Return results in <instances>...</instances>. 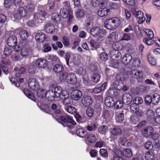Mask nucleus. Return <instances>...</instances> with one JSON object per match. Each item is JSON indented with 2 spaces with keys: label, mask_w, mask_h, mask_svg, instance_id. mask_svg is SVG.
I'll use <instances>...</instances> for the list:
<instances>
[{
  "label": "nucleus",
  "mask_w": 160,
  "mask_h": 160,
  "mask_svg": "<svg viewBox=\"0 0 160 160\" xmlns=\"http://www.w3.org/2000/svg\"><path fill=\"white\" fill-rule=\"evenodd\" d=\"M51 109L52 110H50L47 106L45 109V112L52 115L53 118L63 126H67L71 129L73 128V125H76V123L72 117L63 113L60 108L58 107L55 103L52 104Z\"/></svg>",
  "instance_id": "1"
},
{
  "label": "nucleus",
  "mask_w": 160,
  "mask_h": 160,
  "mask_svg": "<svg viewBox=\"0 0 160 160\" xmlns=\"http://www.w3.org/2000/svg\"><path fill=\"white\" fill-rule=\"evenodd\" d=\"M120 23V19L118 17H114L106 20L104 22V25L108 29L112 30L118 27Z\"/></svg>",
  "instance_id": "2"
},
{
  "label": "nucleus",
  "mask_w": 160,
  "mask_h": 160,
  "mask_svg": "<svg viewBox=\"0 0 160 160\" xmlns=\"http://www.w3.org/2000/svg\"><path fill=\"white\" fill-rule=\"evenodd\" d=\"M90 33L93 36H98V41L100 42L104 39V36L106 32L105 30L99 27H95L91 29Z\"/></svg>",
  "instance_id": "3"
},
{
  "label": "nucleus",
  "mask_w": 160,
  "mask_h": 160,
  "mask_svg": "<svg viewBox=\"0 0 160 160\" xmlns=\"http://www.w3.org/2000/svg\"><path fill=\"white\" fill-rule=\"evenodd\" d=\"M22 46L21 52V55L23 57L29 56L32 52V50L29 45L25 41L22 43Z\"/></svg>",
  "instance_id": "4"
},
{
  "label": "nucleus",
  "mask_w": 160,
  "mask_h": 160,
  "mask_svg": "<svg viewBox=\"0 0 160 160\" xmlns=\"http://www.w3.org/2000/svg\"><path fill=\"white\" fill-rule=\"evenodd\" d=\"M60 13L62 15V18H68V22L72 20L73 18L72 12L70 10L62 8L60 10Z\"/></svg>",
  "instance_id": "5"
},
{
  "label": "nucleus",
  "mask_w": 160,
  "mask_h": 160,
  "mask_svg": "<svg viewBox=\"0 0 160 160\" xmlns=\"http://www.w3.org/2000/svg\"><path fill=\"white\" fill-rule=\"evenodd\" d=\"M24 8L23 7H20L13 12V16L16 19L19 20L23 17L26 16L24 12Z\"/></svg>",
  "instance_id": "6"
},
{
  "label": "nucleus",
  "mask_w": 160,
  "mask_h": 160,
  "mask_svg": "<svg viewBox=\"0 0 160 160\" xmlns=\"http://www.w3.org/2000/svg\"><path fill=\"white\" fill-rule=\"evenodd\" d=\"M47 13L44 10H40L39 12L33 13V19L35 21L44 20L46 18Z\"/></svg>",
  "instance_id": "7"
},
{
  "label": "nucleus",
  "mask_w": 160,
  "mask_h": 160,
  "mask_svg": "<svg viewBox=\"0 0 160 160\" xmlns=\"http://www.w3.org/2000/svg\"><path fill=\"white\" fill-rule=\"evenodd\" d=\"M131 77L133 78L137 79L139 82L141 81V78L143 76L142 72L140 70L137 69H133L130 72Z\"/></svg>",
  "instance_id": "8"
},
{
  "label": "nucleus",
  "mask_w": 160,
  "mask_h": 160,
  "mask_svg": "<svg viewBox=\"0 0 160 160\" xmlns=\"http://www.w3.org/2000/svg\"><path fill=\"white\" fill-rule=\"evenodd\" d=\"M28 86L31 89L35 91L40 89L39 84L36 79L30 78L28 80Z\"/></svg>",
  "instance_id": "9"
},
{
  "label": "nucleus",
  "mask_w": 160,
  "mask_h": 160,
  "mask_svg": "<svg viewBox=\"0 0 160 160\" xmlns=\"http://www.w3.org/2000/svg\"><path fill=\"white\" fill-rule=\"evenodd\" d=\"M66 111L71 114L75 115L77 122L79 123L80 115L77 113L76 109L74 107L70 105H68L66 108Z\"/></svg>",
  "instance_id": "10"
},
{
  "label": "nucleus",
  "mask_w": 160,
  "mask_h": 160,
  "mask_svg": "<svg viewBox=\"0 0 160 160\" xmlns=\"http://www.w3.org/2000/svg\"><path fill=\"white\" fill-rule=\"evenodd\" d=\"M66 80L68 83L71 84H75L77 81L76 77L73 73L68 74L66 77Z\"/></svg>",
  "instance_id": "11"
},
{
  "label": "nucleus",
  "mask_w": 160,
  "mask_h": 160,
  "mask_svg": "<svg viewBox=\"0 0 160 160\" xmlns=\"http://www.w3.org/2000/svg\"><path fill=\"white\" fill-rule=\"evenodd\" d=\"M154 129L151 127H145L142 132L143 135L146 138H148L152 135V138H154L153 137Z\"/></svg>",
  "instance_id": "12"
},
{
  "label": "nucleus",
  "mask_w": 160,
  "mask_h": 160,
  "mask_svg": "<svg viewBox=\"0 0 160 160\" xmlns=\"http://www.w3.org/2000/svg\"><path fill=\"white\" fill-rule=\"evenodd\" d=\"M24 12L26 16L31 14L35 10L34 5L32 3H28L24 6Z\"/></svg>",
  "instance_id": "13"
},
{
  "label": "nucleus",
  "mask_w": 160,
  "mask_h": 160,
  "mask_svg": "<svg viewBox=\"0 0 160 160\" xmlns=\"http://www.w3.org/2000/svg\"><path fill=\"white\" fill-rule=\"evenodd\" d=\"M133 13L134 16L139 19L138 20L139 24L142 23L145 20L146 18L144 17V13L141 11H135Z\"/></svg>",
  "instance_id": "14"
},
{
  "label": "nucleus",
  "mask_w": 160,
  "mask_h": 160,
  "mask_svg": "<svg viewBox=\"0 0 160 160\" xmlns=\"http://www.w3.org/2000/svg\"><path fill=\"white\" fill-rule=\"evenodd\" d=\"M64 96L61 99L63 100V104L65 105H68L72 102V100L71 98L69 97V92L68 91H64Z\"/></svg>",
  "instance_id": "15"
},
{
  "label": "nucleus",
  "mask_w": 160,
  "mask_h": 160,
  "mask_svg": "<svg viewBox=\"0 0 160 160\" xmlns=\"http://www.w3.org/2000/svg\"><path fill=\"white\" fill-rule=\"evenodd\" d=\"M112 85L114 88H117L119 90L125 91L128 89V87L122 82H118L116 81L113 82Z\"/></svg>",
  "instance_id": "16"
},
{
  "label": "nucleus",
  "mask_w": 160,
  "mask_h": 160,
  "mask_svg": "<svg viewBox=\"0 0 160 160\" xmlns=\"http://www.w3.org/2000/svg\"><path fill=\"white\" fill-rule=\"evenodd\" d=\"M17 39L15 36H11L7 39V42L8 45L11 47L14 46L17 43Z\"/></svg>",
  "instance_id": "17"
},
{
  "label": "nucleus",
  "mask_w": 160,
  "mask_h": 160,
  "mask_svg": "<svg viewBox=\"0 0 160 160\" xmlns=\"http://www.w3.org/2000/svg\"><path fill=\"white\" fill-rule=\"evenodd\" d=\"M46 38V34L41 31L37 32L35 37L36 40L40 42H44Z\"/></svg>",
  "instance_id": "18"
},
{
  "label": "nucleus",
  "mask_w": 160,
  "mask_h": 160,
  "mask_svg": "<svg viewBox=\"0 0 160 160\" xmlns=\"http://www.w3.org/2000/svg\"><path fill=\"white\" fill-rule=\"evenodd\" d=\"M110 56L113 60L117 61L121 59L122 55L118 51L112 50L110 52Z\"/></svg>",
  "instance_id": "19"
},
{
  "label": "nucleus",
  "mask_w": 160,
  "mask_h": 160,
  "mask_svg": "<svg viewBox=\"0 0 160 160\" xmlns=\"http://www.w3.org/2000/svg\"><path fill=\"white\" fill-rule=\"evenodd\" d=\"M54 92L56 95V98H62L63 96L64 91H67L66 90H63L62 88L60 86L56 87L54 89Z\"/></svg>",
  "instance_id": "20"
},
{
  "label": "nucleus",
  "mask_w": 160,
  "mask_h": 160,
  "mask_svg": "<svg viewBox=\"0 0 160 160\" xmlns=\"http://www.w3.org/2000/svg\"><path fill=\"white\" fill-rule=\"evenodd\" d=\"M118 34L116 32H112L110 34L106 39L107 42H114L116 41L118 38Z\"/></svg>",
  "instance_id": "21"
},
{
  "label": "nucleus",
  "mask_w": 160,
  "mask_h": 160,
  "mask_svg": "<svg viewBox=\"0 0 160 160\" xmlns=\"http://www.w3.org/2000/svg\"><path fill=\"white\" fill-rule=\"evenodd\" d=\"M44 29L47 33L49 34L53 33L55 31V27L50 23H47L44 26Z\"/></svg>",
  "instance_id": "22"
},
{
  "label": "nucleus",
  "mask_w": 160,
  "mask_h": 160,
  "mask_svg": "<svg viewBox=\"0 0 160 160\" xmlns=\"http://www.w3.org/2000/svg\"><path fill=\"white\" fill-rule=\"evenodd\" d=\"M132 100V96L129 93H126L123 94L122 96V100L125 104L128 105L130 104Z\"/></svg>",
  "instance_id": "23"
},
{
  "label": "nucleus",
  "mask_w": 160,
  "mask_h": 160,
  "mask_svg": "<svg viewBox=\"0 0 160 160\" xmlns=\"http://www.w3.org/2000/svg\"><path fill=\"white\" fill-rule=\"evenodd\" d=\"M93 101L91 97L88 96L84 97L82 99V102L83 106L87 107L91 105Z\"/></svg>",
  "instance_id": "24"
},
{
  "label": "nucleus",
  "mask_w": 160,
  "mask_h": 160,
  "mask_svg": "<svg viewBox=\"0 0 160 160\" xmlns=\"http://www.w3.org/2000/svg\"><path fill=\"white\" fill-rule=\"evenodd\" d=\"M110 132L112 135L117 136L120 135L122 132V130L118 126H114L110 129Z\"/></svg>",
  "instance_id": "25"
},
{
  "label": "nucleus",
  "mask_w": 160,
  "mask_h": 160,
  "mask_svg": "<svg viewBox=\"0 0 160 160\" xmlns=\"http://www.w3.org/2000/svg\"><path fill=\"white\" fill-rule=\"evenodd\" d=\"M56 97V95L53 90H50L47 92L46 98L48 101H52Z\"/></svg>",
  "instance_id": "26"
},
{
  "label": "nucleus",
  "mask_w": 160,
  "mask_h": 160,
  "mask_svg": "<svg viewBox=\"0 0 160 160\" xmlns=\"http://www.w3.org/2000/svg\"><path fill=\"white\" fill-rule=\"evenodd\" d=\"M36 65L39 68H44L47 65V61L44 59L39 58L36 61Z\"/></svg>",
  "instance_id": "27"
},
{
  "label": "nucleus",
  "mask_w": 160,
  "mask_h": 160,
  "mask_svg": "<svg viewBox=\"0 0 160 160\" xmlns=\"http://www.w3.org/2000/svg\"><path fill=\"white\" fill-rule=\"evenodd\" d=\"M104 103L107 107H111L114 105V101L112 98L110 97H108L105 99Z\"/></svg>",
  "instance_id": "28"
},
{
  "label": "nucleus",
  "mask_w": 160,
  "mask_h": 160,
  "mask_svg": "<svg viewBox=\"0 0 160 160\" xmlns=\"http://www.w3.org/2000/svg\"><path fill=\"white\" fill-rule=\"evenodd\" d=\"M109 12V10L106 8H101L98 10V14L101 17H103L108 15Z\"/></svg>",
  "instance_id": "29"
},
{
  "label": "nucleus",
  "mask_w": 160,
  "mask_h": 160,
  "mask_svg": "<svg viewBox=\"0 0 160 160\" xmlns=\"http://www.w3.org/2000/svg\"><path fill=\"white\" fill-rule=\"evenodd\" d=\"M51 19L54 22L56 23H59L61 20V16L58 13H52L51 14Z\"/></svg>",
  "instance_id": "30"
},
{
  "label": "nucleus",
  "mask_w": 160,
  "mask_h": 160,
  "mask_svg": "<svg viewBox=\"0 0 160 160\" xmlns=\"http://www.w3.org/2000/svg\"><path fill=\"white\" fill-rule=\"evenodd\" d=\"M102 42H99L98 41V38L97 39V42L94 40L90 39L89 41V43L90 46L94 48H99Z\"/></svg>",
  "instance_id": "31"
},
{
  "label": "nucleus",
  "mask_w": 160,
  "mask_h": 160,
  "mask_svg": "<svg viewBox=\"0 0 160 160\" xmlns=\"http://www.w3.org/2000/svg\"><path fill=\"white\" fill-rule=\"evenodd\" d=\"M100 78V75L98 72H94L91 75L90 78L91 81L94 83L98 82Z\"/></svg>",
  "instance_id": "32"
},
{
  "label": "nucleus",
  "mask_w": 160,
  "mask_h": 160,
  "mask_svg": "<svg viewBox=\"0 0 160 160\" xmlns=\"http://www.w3.org/2000/svg\"><path fill=\"white\" fill-rule=\"evenodd\" d=\"M23 92L28 98L31 99L33 101H34L35 99V98L32 93L31 91L28 90V89L24 88L23 90Z\"/></svg>",
  "instance_id": "33"
},
{
  "label": "nucleus",
  "mask_w": 160,
  "mask_h": 160,
  "mask_svg": "<svg viewBox=\"0 0 160 160\" xmlns=\"http://www.w3.org/2000/svg\"><path fill=\"white\" fill-rule=\"evenodd\" d=\"M124 118V114L122 112H118L115 114V119L117 122H122Z\"/></svg>",
  "instance_id": "34"
},
{
  "label": "nucleus",
  "mask_w": 160,
  "mask_h": 160,
  "mask_svg": "<svg viewBox=\"0 0 160 160\" xmlns=\"http://www.w3.org/2000/svg\"><path fill=\"white\" fill-rule=\"evenodd\" d=\"M132 59L131 55L129 54H125L122 59V62L125 64L129 63Z\"/></svg>",
  "instance_id": "35"
},
{
  "label": "nucleus",
  "mask_w": 160,
  "mask_h": 160,
  "mask_svg": "<svg viewBox=\"0 0 160 160\" xmlns=\"http://www.w3.org/2000/svg\"><path fill=\"white\" fill-rule=\"evenodd\" d=\"M152 103L154 105L157 104L160 101V96L158 93H155L152 96Z\"/></svg>",
  "instance_id": "36"
},
{
  "label": "nucleus",
  "mask_w": 160,
  "mask_h": 160,
  "mask_svg": "<svg viewBox=\"0 0 160 160\" xmlns=\"http://www.w3.org/2000/svg\"><path fill=\"white\" fill-rule=\"evenodd\" d=\"M53 69L55 72L60 73L63 71L64 67L63 66L60 64H56L53 67Z\"/></svg>",
  "instance_id": "37"
},
{
  "label": "nucleus",
  "mask_w": 160,
  "mask_h": 160,
  "mask_svg": "<svg viewBox=\"0 0 160 160\" xmlns=\"http://www.w3.org/2000/svg\"><path fill=\"white\" fill-rule=\"evenodd\" d=\"M96 140V137L94 134L92 133L88 134L87 138V141L89 143H94Z\"/></svg>",
  "instance_id": "38"
},
{
  "label": "nucleus",
  "mask_w": 160,
  "mask_h": 160,
  "mask_svg": "<svg viewBox=\"0 0 160 160\" xmlns=\"http://www.w3.org/2000/svg\"><path fill=\"white\" fill-rule=\"evenodd\" d=\"M148 59L149 62L151 65L155 66L157 64L156 59L152 56L151 53H149L148 56Z\"/></svg>",
  "instance_id": "39"
},
{
  "label": "nucleus",
  "mask_w": 160,
  "mask_h": 160,
  "mask_svg": "<svg viewBox=\"0 0 160 160\" xmlns=\"http://www.w3.org/2000/svg\"><path fill=\"white\" fill-rule=\"evenodd\" d=\"M98 130L100 134H105L108 131V128L106 126L102 125L98 128Z\"/></svg>",
  "instance_id": "40"
},
{
  "label": "nucleus",
  "mask_w": 160,
  "mask_h": 160,
  "mask_svg": "<svg viewBox=\"0 0 160 160\" xmlns=\"http://www.w3.org/2000/svg\"><path fill=\"white\" fill-rule=\"evenodd\" d=\"M131 111L133 113H136L139 110V107L137 104H132L130 107Z\"/></svg>",
  "instance_id": "41"
},
{
  "label": "nucleus",
  "mask_w": 160,
  "mask_h": 160,
  "mask_svg": "<svg viewBox=\"0 0 160 160\" xmlns=\"http://www.w3.org/2000/svg\"><path fill=\"white\" fill-rule=\"evenodd\" d=\"M122 153L125 157L128 158L131 157L132 155V151L129 149H124Z\"/></svg>",
  "instance_id": "42"
},
{
  "label": "nucleus",
  "mask_w": 160,
  "mask_h": 160,
  "mask_svg": "<svg viewBox=\"0 0 160 160\" xmlns=\"http://www.w3.org/2000/svg\"><path fill=\"white\" fill-rule=\"evenodd\" d=\"M124 78L123 74L122 73H119L115 77L114 81L113 82H115L116 81L120 82L123 80Z\"/></svg>",
  "instance_id": "43"
},
{
  "label": "nucleus",
  "mask_w": 160,
  "mask_h": 160,
  "mask_svg": "<svg viewBox=\"0 0 160 160\" xmlns=\"http://www.w3.org/2000/svg\"><path fill=\"white\" fill-rule=\"evenodd\" d=\"M37 91V94L39 97L41 98H43L44 97H46V93L43 89L40 88Z\"/></svg>",
  "instance_id": "44"
},
{
  "label": "nucleus",
  "mask_w": 160,
  "mask_h": 160,
  "mask_svg": "<svg viewBox=\"0 0 160 160\" xmlns=\"http://www.w3.org/2000/svg\"><path fill=\"white\" fill-rule=\"evenodd\" d=\"M145 157L146 160H153L154 155L152 152L148 151L145 154Z\"/></svg>",
  "instance_id": "45"
},
{
  "label": "nucleus",
  "mask_w": 160,
  "mask_h": 160,
  "mask_svg": "<svg viewBox=\"0 0 160 160\" xmlns=\"http://www.w3.org/2000/svg\"><path fill=\"white\" fill-rule=\"evenodd\" d=\"M19 35L21 38L23 40L26 39L28 37V33L25 30H22L20 31Z\"/></svg>",
  "instance_id": "46"
},
{
  "label": "nucleus",
  "mask_w": 160,
  "mask_h": 160,
  "mask_svg": "<svg viewBox=\"0 0 160 160\" xmlns=\"http://www.w3.org/2000/svg\"><path fill=\"white\" fill-rule=\"evenodd\" d=\"M112 47L114 49L113 50L118 51L122 48L121 43L118 42H114L112 44Z\"/></svg>",
  "instance_id": "47"
},
{
  "label": "nucleus",
  "mask_w": 160,
  "mask_h": 160,
  "mask_svg": "<svg viewBox=\"0 0 160 160\" xmlns=\"http://www.w3.org/2000/svg\"><path fill=\"white\" fill-rule=\"evenodd\" d=\"M144 147L146 149L150 150L152 149L153 146L151 142L148 141L145 143Z\"/></svg>",
  "instance_id": "48"
},
{
  "label": "nucleus",
  "mask_w": 160,
  "mask_h": 160,
  "mask_svg": "<svg viewBox=\"0 0 160 160\" xmlns=\"http://www.w3.org/2000/svg\"><path fill=\"white\" fill-rule=\"evenodd\" d=\"M43 52H47L51 51L52 48L50 46L49 43L46 42L43 44Z\"/></svg>",
  "instance_id": "49"
},
{
  "label": "nucleus",
  "mask_w": 160,
  "mask_h": 160,
  "mask_svg": "<svg viewBox=\"0 0 160 160\" xmlns=\"http://www.w3.org/2000/svg\"><path fill=\"white\" fill-rule=\"evenodd\" d=\"M141 63V61L139 58L138 57L135 58L133 60L132 65L137 67L139 66Z\"/></svg>",
  "instance_id": "50"
},
{
  "label": "nucleus",
  "mask_w": 160,
  "mask_h": 160,
  "mask_svg": "<svg viewBox=\"0 0 160 160\" xmlns=\"http://www.w3.org/2000/svg\"><path fill=\"white\" fill-rule=\"evenodd\" d=\"M130 122L131 124H136L139 122V119L136 116H132L130 118Z\"/></svg>",
  "instance_id": "51"
},
{
  "label": "nucleus",
  "mask_w": 160,
  "mask_h": 160,
  "mask_svg": "<svg viewBox=\"0 0 160 160\" xmlns=\"http://www.w3.org/2000/svg\"><path fill=\"white\" fill-rule=\"evenodd\" d=\"M83 72L85 73L84 75L83 76L82 79L84 83L86 85H90L89 81H88V78L87 75L85 71H83Z\"/></svg>",
  "instance_id": "52"
},
{
  "label": "nucleus",
  "mask_w": 160,
  "mask_h": 160,
  "mask_svg": "<svg viewBox=\"0 0 160 160\" xmlns=\"http://www.w3.org/2000/svg\"><path fill=\"white\" fill-rule=\"evenodd\" d=\"M86 114L88 117H92L94 114V110L90 107L87 108L86 110Z\"/></svg>",
  "instance_id": "53"
},
{
  "label": "nucleus",
  "mask_w": 160,
  "mask_h": 160,
  "mask_svg": "<svg viewBox=\"0 0 160 160\" xmlns=\"http://www.w3.org/2000/svg\"><path fill=\"white\" fill-rule=\"evenodd\" d=\"M144 31L147 34V35L150 38H152L153 37L154 33L152 30L150 29H145Z\"/></svg>",
  "instance_id": "54"
},
{
  "label": "nucleus",
  "mask_w": 160,
  "mask_h": 160,
  "mask_svg": "<svg viewBox=\"0 0 160 160\" xmlns=\"http://www.w3.org/2000/svg\"><path fill=\"white\" fill-rule=\"evenodd\" d=\"M154 113L151 110H148L147 112V118L149 119H151L153 118L154 117Z\"/></svg>",
  "instance_id": "55"
},
{
  "label": "nucleus",
  "mask_w": 160,
  "mask_h": 160,
  "mask_svg": "<svg viewBox=\"0 0 160 160\" xmlns=\"http://www.w3.org/2000/svg\"><path fill=\"white\" fill-rule=\"evenodd\" d=\"M62 42L64 45L66 47H68L70 44L69 41L66 36L62 37Z\"/></svg>",
  "instance_id": "56"
},
{
  "label": "nucleus",
  "mask_w": 160,
  "mask_h": 160,
  "mask_svg": "<svg viewBox=\"0 0 160 160\" xmlns=\"http://www.w3.org/2000/svg\"><path fill=\"white\" fill-rule=\"evenodd\" d=\"M10 81L12 83L14 84L16 87H19L20 84L17 78L12 77L10 78Z\"/></svg>",
  "instance_id": "57"
},
{
  "label": "nucleus",
  "mask_w": 160,
  "mask_h": 160,
  "mask_svg": "<svg viewBox=\"0 0 160 160\" xmlns=\"http://www.w3.org/2000/svg\"><path fill=\"white\" fill-rule=\"evenodd\" d=\"M134 104H142L143 102L142 99L139 97H137L134 98L133 100Z\"/></svg>",
  "instance_id": "58"
},
{
  "label": "nucleus",
  "mask_w": 160,
  "mask_h": 160,
  "mask_svg": "<svg viewBox=\"0 0 160 160\" xmlns=\"http://www.w3.org/2000/svg\"><path fill=\"white\" fill-rule=\"evenodd\" d=\"M48 59L51 61H58L59 60V58L56 56L53 55H51L48 57Z\"/></svg>",
  "instance_id": "59"
},
{
  "label": "nucleus",
  "mask_w": 160,
  "mask_h": 160,
  "mask_svg": "<svg viewBox=\"0 0 160 160\" xmlns=\"http://www.w3.org/2000/svg\"><path fill=\"white\" fill-rule=\"evenodd\" d=\"M12 52V49L8 47L5 48L3 53L6 56L8 57L11 54Z\"/></svg>",
  "instance_id": "60"
},
{
  "label": "nucleus",
  "mask_w": 160,
  "mask_h": 160,
  "mask_svg": "<svg viewBox=\"0 0 160 160\" xmlns=\"http://www.w3.org/2000/svg\"><path fill=\"white\" fill-rule=\"evenodd\" d=\"M54 2L49 0L48 2V4L47 5V7L48 8V9L49 10L52 9L54 8Z\"/></svg>",
  "instance_id": "61"
},
{
  "label": "nucleus",
  "mask_w": 160,
  "mask_h": 160,
  "mask_svg": "<svg viewBox=\"0 0 160 160\" xmlns=\"http://www.w3.org/2000/svg\"><path fill=\"white\" fill-rule=\"evenodd\" d=\"M100 58L103 61H105L108 58V56L104 52L100 53L99 55Z\"/></svg>",
  "instance_id": "62"
},
{
  "label": "nucleus",
  "mask_w": 160,
  "mask_h": 160,
  "mask_svg": "<svg viewBox=\"0 0 160 160\" xmlns=\"http://www.w3.org/2000/svg\"><path fill=\"white\" fill-rule=\"evenodd\" d=\"M12 0H4V6L7 8H9L12 4Z\"/></svg>",
  "instance_id": "63"
},
{
  "label": "nucleus",
  "mask_w": 160,
  "mask_h": 160,
  "mask_svg": "<svg viewBox=\"0 0 160 160\" xmlns=\"http://www.w3.org/2000/svg\"><path fill=\"white\" fill-rule=\"evenodd\" d=\"M123 103L121 101H116L114 104L115 108H122L123 105Z\"/></svg>",
  "instance_id": "64"
}]
</instances>
